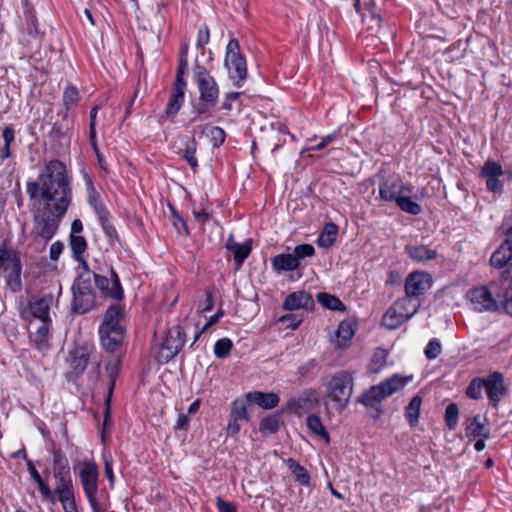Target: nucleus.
I'll return each instance as SVG.
<instances>
[{
	"label": "nucleus",
	"instance_id": "nucleus-62",
	"mask_svg": "<svg viewBox=\"0 0 512 512\" xmlns=\"http://www.w3.org/2000/svg\"><path fill=\"white\" fill-rule=\"evenodd\" d=\"M503 280L504 293L502 299L510 298L512 296V273L508 275V279Z\"/></svg>",
	"mask_w": 512,
	"mask_h": 512
},
{
	"label": "nucleus",
	"instance_id": "nucleus-34",
	"mask_svg": "<svg viewBox=\"0 0 512 512\" xmlns=\"http://www.w3.org/2000/svg\"><path fill=\"white\" fill-rule=\"evenodd\" d=\"M410 192L411 191L407 188L405 193L399 197L396 203L401 210L413 215H417L421 212V206L410 198Z\"/></svg>",
	"mask_w": 512,
	"mask_h": 512
},
{
	"label": "nucleus",
	"instance_id": "nucleus-41",
	"mask_svg": "<svg viewBox=\"0 0 512 512\" xmlns=\"http://www.w3.org/2000/svg\"><path fill=\"white\" fill-rule=\"evenodd\" d=\"M480 173L484 178H494L503 175L504 171L500 164L495 161L488 160L484 163Z\"/></svg>",
	"mask_w": 512,
	"mask_h": 512
},
{
	"label": "nucleus",
	"instance_id": "nucleus-46",
	"mask_svg": "<svg viewBox=\"0 0 512 512\" xmlns=\"http://www.w3.org/2000/svg\"><path fill=\"white\" fill-rule=\"evenodd\" d=\"M196 152V142L193 140L191 143L187 146V148L183 152V158L189 163L191 168L196 171L198 163L197 159L195 157Z\"/></svg>",
	"mask_w": 512,
	"mask_h": 512
},
{
	"label": "nucleus",
	"instance_id": "nucleus-36",
	"mask_svg": "<svg viewBox=\"0 0 512 512\" xmlns=\"http://www.w3.org/2000/svg\"><path fill=\"white\" fill-rule=\"evenodd\" d=\"M70 248L73 252L74 258L81 262L83 265V262H85L82 258L83 253L85 252L87 248V242L83 236L79 235H70Z\"/></svg>",
	"mask_w": 512,
	"mask_h": 512
},
{
	"label": "nucleus",
	"instance_id": "nucleus-38",
	"mask_svg": "<svg viewBox=\"0 0 512 512\" xmlns=\"http://www.w3.org/2000/svg\"><path fill=\"white\" fill-rule=\"evenodd\" d=\"M317 300L322 306H324L325 308H328L330 310L342 311L345 309L342 302L336 296L325 293V292L318 293Z\"/></svg>",
	"mask_w": 512,
	"mask_h": 512
},
{
	"label": "nucleus",
	"instance_id": "nucleus-49",
	"mask_svg": "<svg viewBox=\"0 0 512 512\" xmlns=\"http://www.w3.org/2000/svg\"><path fill=\"white\" fill-rule=\"evenodd\" d=\"M441 351H442L441 344L438 342V340L433 339L426 346L424 353H425V356L427 357V359L431 360V359H435L436 357H438L439 354L441 353Z\"/></svg>",
	"mask_w": 512,
	"mask_h": 512
},
{
	"label": "nucleus",
	"instance_id": "nucleus-22",
	"mask_svg": "<svg viewBox=\"0 0 512 512\" xmlns=\"http://www.w3.org/2000/svg\"><path fill=\"white\" fill-rule=\"evenodd\" d=\"M226 248L233 254L234 261L236 262L237 266L240 267L251 253V240L249 239L240 244L237 243L231 235L226 242Z\"/></svg>",
	"mask_w": 512,
	"mask_h": 512
},
{
	"label": "nucleus",
	"instance_id": "nucleus-50",
	"mask_svg": "<svg viewBox=\"0 0 512 512\" xmlns=\"http://www.w3.org/2000/svg\"><path fill=\"white\" fill-rule=\"evenodd\" d=\"M187 66H188L187 58L180 57L177 74H176V80H175L176 85L182 84V86H186V81L184 80V75L187 72Z\"/></svg>",
	"mask_w": 512,
	"mask_h": 512
},
{
	"label": "nucleus",
	"instance_id": "nucleus-37",
	"mask_svg": "<svg viewBox=\"0 0 512 512\" xmlns=\"http://www.w3.org/2000/svg\"><path fill=\"white\" fill-rule=\"evenodd\" d=\"M306 424H307L308 429L312 433L320 436L327 443H329V441H330L329 434L325 430L320 418L317 415H315V414L309 415L306 419Z\"/></svg>",
	"mask_w": 512,
	"mask_h": 512
},
{
	"label": "nucleus",
	"instance_id": "nucleus-45",
	"mask_svg": "<svg viewBox=\"0 0 512 512\" xmlns=\"http://www.w3.org/2000/svg\"><path fill=\"white\" fill-rule=\"evenodd\" d=\"M79 99V93L76 87L68 86L63 93V102L67 109L74 106Z\"/></svg>",
	"mask_w": 512,
	"mask_h": 512
},
{
	"label": "nucleus",
	"instance_id": "nucleus-35",
	"mask_svg": "<svg viewBox=\"0 0 512 512\" xmlns=\"http://www.w3.org/2000/svg\"><path fill=\"white\" fill-rule=\"evenodd\" d=\"M250 401L251 400H248L247 397L245 399H236L232 403L231 417L236 420H248V407L250 405Z\"/></svg>",
	"mask_w": 512,
	"mask_h": 512
},
{
	"label": "nucleus",
	"instance_id": "nucleus-11",
	"mask_svg": "<svg viewBox=\"0 0 512 512\" xmlns=\"http://www.w3.org/2000/svg\"><path fill=\"white\" fill-rule=\"evenodd\" d=\"M92 278L96 288L102 293L104 297H109L114 300H121L123 298V289L117 273L110 268V277L101 275L98 272L91 271Z\"/></svg>",
	"mask_w": 512,
	"mask_h": 512
},
{
	"label": "nucleus",
	"instance_id": "nucleus-4",
	"mask_svg": "<svg viewBox=\"0 0 512 512\" xmlns=\"http://www.w3.org/2000/svg\"><path fill=\"white\" fill-rule=\"evenodd\" d=\"M353 387V377L348 371H340L329 380L326 395L338 411L347 408L353 394Z\"/></svg>",
	"mask_w": 512,
	"mask_h": 512
},
{
	"label": "nucleus",
	"instance_id": "nucleus-27",
	"mask_svg": "<svg viewBox=\"0 0 512 512\" xmlns=\"http://www.w3.org/2000/svg\"><path fill=\"white\" fill-rule=\"evenodd\" d=\"M197 129L200 133L206 136L214 147H219L224 143L226 134L224 130L217 126L204 125L199 126Z\"/></svg>",
	"mask_w": 512,
	"mask_h": 512
},
{
	"label": "nucleus",
	"instance_id": "nucleus-23",
	"mask_svg": "<svg viewBox=\"0 0 512 512\" xmlns=\"http://www.w3.org/2000/svg\"><path fill=\"white\" fill-rule=\"evenodd\" d=\"M7 285L15 292L21 287V264L18 258L13 257L4 267Z\"/></svg>",
	"mask_w": 512,
	"mask_h": 512
},
{
	"label": "nucleus",
	"instance_id": "nucleus-40",
	"mask_svg": "<svg viewBox=\"0 0 512 512\" xmlns=\"http://www.w3.org/2000/svg\"><path fill=\"white\" fill-rule=\"evenodd\" d=\"M485 389L484 378H474L466 389V395L470 399L478 400L482 397V389Z\"/></svg>",
	"mask_w": 512,
	"mask_h": 512
},
{
	"label": "nucleus",
	"instance_id": "nucleus-52",
	"mask_svg": "<svg viewBox=\"0 0 512 512\" xmlns=\"http://www.w3.org/2000/svg\"><path fill=\"white\" fill-rule=\"evenodd\" d=\"M209 38H210V35H209V29L207 26H204L203 28H200L198 30V35H197V42H196V45L198 48H204V46L209 42Z\"/></svg>",
	"mask_w": 512,
	"mask_h": 512
},
{
	"label": "nucleus",
	"instance_id": "nucleus-14",
	"mask_svg": "<svg viewBox=\"0 0 512 512\" xmlns=\"http://www.w3.org/2000/svg\"><path fill=\"white\" fill-rule=\"evenodd\" d=\"M431 282L432 279L427 273H410L405 281V296L409 298H419L421 294L431 287Z\"/></svg>",
	"mask_w": 512,
	"mask_h": 512
},
{
	"label": "nucleus",
	"instance_id": "nucleus-6",
	"mask_svg": "<svg viewBox=\"0 0 512 512\" xmlns=\"http://www.w3.org/2000/svg\"><path fill=\"white\" fill-rule=\"evenodd\" d=\"M421 307L419 298L404 296L391 305L383 315L382 324L390 330L396 329L411 319Z\"/></svg>",
	"mask_w": 512,
	"mask_h": 512
},
{
	"label": "nucleus",
	"instance_id": "nucleus-56",
	"mask_svg": "<svg viewBox=\"0 0 512 512\" xmlns=\"http://www.w3.org/2000/svg\"><path fill=\"white\" fill-rule=\"evenodd\" d=\"M222 316V311H218L215 315L211 316L207 323L203 326V328L195 335L193 343H195L200 337V335L204 333L210 326L216 324Z\"/></svg>",
	"mask_w": 512,
	"mask_h": 512
},
{
	"label": "nucleus",
	"instance_id": "nucleus-19",
	"mask_svg": "<svg viewBox=\"0 0 512 512\" xmlns=\"http://www.w3.org/2000/svg\"><path fill=\"white\" fill-rule=\"evenodd\" d=\"M407 187H405L402 180L397 177H391L386 179L380 184L379 193L380 198L387 202L397 201L399 197L405 193Z\"/></svg>",
	"mask_w": 512,
	"mask_h": 512
},
{
	"label": "nucleus",
	"instance_id": "nucleus-61",
	"mask_svg": "<svg viewBox=\"0 0 512 512\" xmlns=\"http://www.w3.org/2000/svg\"><path fill=\"white\" fill-rule=\"evenodd\" d=\"M104 471H105V475L108 478L110 484H112L114 481V475H113V470H112V460L110 457H107V456L104 457Z\"/></svg>",
	"mask_w": 512,
	"mask_h": 512
},
{
	"label": "nucleus",
	"instance_id": "nucleus-44",
	"mask_svg": "<svg viewBox=\"0 0 512 512\" xmlns=\"http://www.w3.org/2000/svg\"><path fill=\"white\" fill-rule=\"evenodd\" d=\"M296 261L300 264V261L306 257H312L315 254V249L311 244L297 245L293 252Z\"/></svg>",
	"mask_w": 512,
	"mask_h": 512
},
{
	"label": "nucleus",
	"instance_id": "nucleus-33",
	"mask_svg": "<svg viewBox=\"0 0 512 512\" xmlns=\"http://www.w3.org/2000/svg\"><path fill=\"white\" fill-rule=\"evenodd\" d=\"M185 87L186 86H182V84L174 85V93L166 107L167 115H175L179 111L184 99Z\"/></svg>",
	"mask_w": 512,
	"mask_h": 512
},
{
	"label": "nucleus",
	"instance_id": "nucleus-25",
	"mask_svg": "<svg viewBox=\"0 0 512 512\" xmlns=\"http://www.w3.org/2000/svg\"><path fill=\"white\" fill-rule=\"evenodd\" d=\"M247 399L256 403L263 409H272L279 403V396L276 393H263L259 391L247 394Z\"/></svg>",
	"mask_w": 512,
	"mask_h": 512
},
{
	"label": "nucleus",
	"instance_id": "nucleus-2",
	"mask_svg": "<svg viewBox=\"0 0 512 512\" xmlns=\"http://www.w3.org/2000/svg\"><path fill=\"white\" fill-rule=\"evenodd\" d=\"M124 309L119 304L111 305L103 316L99 327L102 346L109 352L115 351L124 339Z\"/></svg>",
	"mask_w": 512,
	"mask_h": 512
},
{
	"label": "nucleus",
	"instance_id": "nucleus-16",
	"mask_svg": "<svg viewBox=\"0 0 512 512\" xmlns=\"http://www.w3.org/2000/svg\"><path fill=\"white\" fill-rule=\"evenodd\" d=\"M470 301L478 311H495L498 301L487 287H477L469 292Z\"/></svg>",
	"mask_w": 512,
	"mask_h": 512
},
{
	"label": "nucleus",
	"instance_id": "nucleus-39",
	"mask_svg": "<svg viewBox=\"0 0 512 512\" xmlns=\"http://www.w3.org/2000/svg\"><path fill=\"white\" fill-rule=\"evenodd\" d=\"M54 477L57 481L55 490L66 489L72 487V480L70 471L67 466H63L54 472Z\"/></svg>",
	"mask_w": 512,
	"mask_h": 512
},
{
	"label": "nucleus",
	"instance_id": "nucleus-63",
	"mask_svg": "<svg viewBox=\"0 0 512 512\" xmlns=\"http://www.w3.org/2000/svg\"><path fill=\"white\" fill-rule=\"evenodd\" d=\"M239 92H230L226 94L225 100L222 104L223 109L225 110H231L232 108V102L235 101L239 97Z\"/></svg>",
	"mask_w": 512,
	"mask_h": 512
},
{
	"label": "nucleus",
	"instance_id": "nucleus-21",
	"mask_svg": "<svg viewBox=\"0 0 512 512\" xmlns=\"http://www.w3.org/2000/svg\"><path fill=\"white\" fill-rule=\"evenodd\" d=\"M51 323H40L37 327L31 326L30 339L39 351H45L49 347V329Z\"/></svg>",
	"mask_w": 512,
	"mask_h": 512
},
{
	"label": "nucleus",
	"instance_id": "nucleus-15",
	"mask_svg": "<svg viewBox=\"0 0 512 512\" xmlns=\"http://www.w3.org/2000/svg\"><path fill=\"white\" fill-rule=\"evenodd\" d=\"M354 7L357 13L362 16L363 22L367 23V29L371 34L377 35L380 31L382 19L374 1H370L368 5L364 6L367 13L362 10L361 0H354Z\"/></svg>",
	"mask_w": 512,
	"mask_h": 512
},
{
	"label": "nucleus",
	"instance_id": "nucleus-55",
	"mask_svg": "<svg viewBox=\"0 0 512 512\" xmlns=\"http://www.w3.org/2000/svg\"><path fill=\"white\" fill-rule=\"evenodd\" d=\"M36 483L38 484L42 497L53 503L55 501V497L49 486L42 480V478Z\"/></svg>",
	"mask_w": 512,
	"mask_h": 512
},
{
	"label": "nucleus",
	"instance_id": "nucleus-28",
	"mask_svg": "<svg viewBox=\"0 0 512 512\" xmlns=\"http://www.w3.org/2000/svg\"><path fill=\"white\" fill-rule=\"evenodd\" d=\"M405 250L412 259L418 262L433 259L437 255L435 250L424 245H407Z\"/></svg>",
	"mask_w": 512,
	"mask_h": 512
},
{
	"label": "nucleus",
	"instance_id": "nucleus-43",
	"mask_svg": "<svg viewBox=\"0 0 512 512\" xmlns=\"http://www.w3.org/2000/svg\"><path fill=\"white\" fill-rule=\"evenodd\" d=\"M106 369H107L108 377L110 379L111 384H110V387L108 389L107 396L105 399L106 409H105V419H104V423H103L104 426L107 424L108 417H109V404H110L112 391H113V385H114V381H115L116 365H113V366L108 365Z\"/></svg>",
	"mask_w": 512,
	"mask_h": 512
},
{
	"label": "nucleus",
	"instance_id": "nucleus-31",
	"mask_svg": "<svg viewBox=\"0 0 512 512\" xmlns=\"http://www.w3.org/2000/svg\"><path fill=\"white\" fill-rule=\"evenodd\" d=\"M338 234V227L334 223L325 224L321 234L318 237L317 244L320 247L328 248L330 247Z\"/></svg>",
	"mask_w": 512,
	"mask_h": 512
},
{
	"label": "nucleus",
	"instance_id": "nucleus-8",
	"mask_svg": "<svg viewBox=\"0 0 512 512\" xmlns=\"http://www.w3.org/2000/svg\"><path fill=\"white\" fill-rule=\"evenodd\" d=\"M185 343V333L183 328L179 325L170 329L161 343L158 352V361L160 363H167L173 359L181 350Z\"/></svg>",
	"mask_w": 512,
	"mask_h": 512
},
{
	"label": "nucleus",
	"instance_id": "nucleus-12",
	"mask_svg": "<svg viewBox=\"0 0 512 512\" xmlns=\"http://www.w3.org/2000/svg\"><path fill=\"white\" fill-rule=\"evenodd\" d=\"M195 78L200 92V99L208 106H213L219 94L216 81L203 67L197 68Z\"/></svg>",
	"mask_w": 512,
	"mask_h": 512
},
{
	"label": "nucleus",
	"instance_id": "nucleus-54",
	"mask_svg": "<svg viewBox=\"0 0 512 512\" xmlns=\"http://www.w3.org/2000/svg\"><path fill=\"white\" fill-rule=\"evenodd\" d=\"M36 483L38 484L42 497L53 503L55 501V497L49 486L42 480V478Z\"/></svg>",
	"mask_w": 512,
	"mask_h": 512
},
{
	"label": "nucleus",
	"instance_id": "nucleus-60",
	"mask_svg": "<svg viewBox=\"0 0 512 512\" xmlns=\"http://www.w3.org/2000/svg\"><path fill=\"white\" fill-rule=\"evenodd\" d=\"M89 202L94 207V209H95L96 213L98 214L100 220L103 222V220L105 218V213H106L104 207L97 203L96 198L94 197V195H90L89 196Z\"/></svg>",
	"mask_w": 512,
	"mask_h": 512
},
{
	"label": "nucleus",
	"instance_id": "nucleus-51",
	"mask_svg": "<svg viewBox=\"0 0 512 512\" xmlns=\"http://www.w3.org/2000/svg\"><path fill=\"white\" fill-rule=\"evenodd\" d=\"M388 353L385 349L378 348L373 354L372 363L376 366L375 370L382 367L387 359Z\"/></svg>",
	"mask_w": 512,
	"mask_h": 512
},
{
	"label": "nucleus",
	"instance_id": "nucleus-24",
	"mask_svg": "<svg viewBox=\"0 0 512 512\" xmlns=\"http://www.w3.org/2000/svg\"><path fill=\"white\" fill-rule=\"evenodd\" d=\"M486 418L481 415H476L473 418L467 419L466 422V436L467 437H489V429L485 425Z\"/></svg>",
	"mask_w": 512,
	"mask_h": 512
},
{
	"label": "nucleus",
	"instance_id": "nucleus-53",
	"mask_svg": "<svg viewBox=\"0 0 512 512\" xmlns=\"http://www.w3.org/2000/svg\"><path fill=\"white\" fill-rule=\"evenodd\" d=\"M216 506L219 512H237L235 504L225 501L221 497L216 498Z\"/></svg>",
	"mask_w": 512,
	"mask_h": 512
},
{
	"label": "nucleus",
	"instance_id": "nucleus-20",
	"mask_svg": "<svg viewBox=\"0 0 512 512\" xmlns=\"http://www.w3.org/2000/svg\"><path fill=\"white\" fill-rule=\"evenodd\" d=\"M282 307L287 311L312 309L314 307V300L309 293L305 291H296L286 297Z\"/></svg>",
	"mask_w": 512,
	"mask_h": 512
},
{
	"label": "nucleus",
	"instance_id": "nucleus-1",
	"mask_svg": "<svg viewBox=\"0 0 512 512\" xmlns=\"http://www.w3.org/2000/svg\"><path fill=\"white\" fill-rule=\"evenodd\" d=\"M26 191L30 199H35L40 192L43 201L42 206L33 212V233L44 240H50L71 203L66 166L56 159L49 161L39 174L38 181L27 182Z\"/></svg>",
	"mask_w": 512,
	"mask_h": 512
},
{
	"label": "nucleus",
	"instance_id": "nucleus-59",
	"mask_svg": "<svg viewBox=\"0 0 512 512\" xmlns=\"http://www.w3.org/2000/svg\"><path fill=\"white\" fill-rule=\"evenodd\" d=\"M80 19L84 26L93 27L95 25L93 15L91 11L87 8L83 10L82 14L80 15Z\"/></svg>",
	"mask_w": 512,
	"mask_h": 512
},
{
	"label": "nucleus",
	"instance_id": "nucleus-32",
	"mask_svg": "<svg viewBox=\"0 0 512 512\" xmlns=\"http://www.w3.org/2000/svg\"><path fill=\"white\" fill-rule=\"evenodd\" d=\"M286 463L297 482L304 486H308L310 484V475L302 465L292 458H289Z\"/></svg>",
	"mask_w": 512,
	"mask_h": 512
},
{
	"label": "nucleus",
	"instance_id": "nucleus-9",
	"mask_svg": "<svg viewBox=\"0 0 512 512\" xmlns=\"http://www.w3.org/2000/svg\"><path fill=\"white\" fill-rule=\"evenodd\" d=\"M97 480L98 468L96 464L85 462L80 471V481L94 512H100V507L96 499L98 491Z\"/></svg>",
	"mask_w": 512,
	"mask_h": 512
},
{
	"label": "nucleus",
	"instance_id": "nucleus-48",
	"mask_svg": "<svg viewBox=\"0 0 512 512\" xmlns=\"http://www.w3.org/2000/svg\"><path fill=\"white\" fill-rule=\"evenodd\" d=\"M317 394L315 391H309L305 394V397H300L297 400V406L300 409H309L313 405L317 404Z\"/></svg>",
	"mask_w": 512,
	"mask_h": 512
},
{
	"label": "nucleus",
	"instance_id": "nucleus-13",
	"mask_svg": "<svg viewBox=\"0 0 512 512\" xmlns=\"http://www.w3.org/2000/svg\"><path fill=\"white\" fill-rule=\"evenodd\" d=\"M490 264L500 271L502 279H508L512 273V250L504 242L492 253Z\"/></svg>",
	"mask_w": 512,
	"mask_h": 512
},
{
	"label": "nucleus",
	"instance_id": "nucleus-47",
	"mask_svg": "<svg viewBox=\"0 0 512 512\" xmlns=\"http://www.w3.org/2000/svg\"><path fill=\"white\" fill-rule=\"evenodd\" d=\"M279 428V421L276 416H269L264 418L260 423V431L275 433Z\"/></svg>",
	"mask_w": 512,
	"mask_h": 512
},
{
	"label": "nucleus",
	"instance_id": "nucleus-58",
	"mask_svg": "<svg viewBox=\"0 0 512 512\" xmlns=\"http://www.w3.org/2000/svg\"><path fill=\"white\" fill-rule=\"evenodd\" d=\"M55 493L58 494V500L61 503L74 500V493H73L72 487H69L66 489H61V490H55Z\"/></svg>",
	"mask_w": 512,
	"mask_h": 512
},
{
	"label": "nucleus",
	"instance_id": "nucleus-5",
	"mask_svg": "<svg viewBox=\"0 0 512 512\" xmlns=\"http://www.w3.org/2000/svg\"><path fill=\"white\" fill-rule=\"evenodd\" d=\"M412 376H400L395 374L378 385L369 388L359 399V402L366 407H374L383 399L402 390L410 381Z\"/></svg>",
	"mask_w": 512,
	"mask_h": 512
},
{
	"label": "nucleus",
	"instance_id": "nucleus-30",
	"mask_svg": "<svg viewBox=\"0 0 512 512\" xmlns=\"http://www.w3.org/2000/svg\"><path fill=\"white\" fill-rule=\"evenodd\" d=\"M422 398L419 395L414 396L405 408V416L411 426H416L419 421Z\"/></svg>",
	"mask_w": 512,
	"mask_h": 512
},
{
	"label": "nucleus",
	"instance_id": "nucleus-10",
	"mask_svg": "<svg viewBox=\"0 0 512 512\" xmlns=\"http://www.w3.org/2000/svg\"><path fill=\"white\" fill-rule=\"evenodd\" d=\"M53 295H44L41 298L30 301L22 311V318L32 326L33 320H39L40 323H51L49 311L53 303Z\"/></svg>",
	"mask_w": 512,
	"mask_h": 512
},
{
	"label": "nucleus",
	"instance_id": "nucleus-29",
	"mask_svg": "<svg viewBox=\"0 0 512 512\" xmlns=\"http://www.w3.org/2000/svg\"><path fill=\"white\" fill-rule=\"evenodd\" d=\"M353 325L350 322L343 321L339 324L336 332V344L339 348H346L348 342L354 336Z\"/></svg>",
	"mask_w": 512,
	"mask_h": 512
},
{
	"label": "nucleus",
	"instance_id": "nucleus-7",
	"mask_svg": "<svg viewBox=\"0 0 512 512\" xmlns=\"http://www.w3.org/2000/svg\"><path fill=\"white\" fill-rule=\"evenodd\" d=\"M224 65L234 85L241 87L247 78V64L245 57L240 52L237 39H231L226 47Z\"/></svg>",
	"mask_w": 512,
	"mask_h": 512
},
{
	"label": "nucleus",
	"instance_id": "nucleus-3",
	"mask_svg": "<svg viewBox=\"0 0 512 512\" xmlns=\"http://www.w3.org/2000/svg\"><path fill=\"white\" fill-rule=\"evenodd\" d=\"M92 272L86 262H83V271L72 285V310L76 314H84L96 306L95 295L91 287Z\"/></svg>",
	"mask_w": 512,
	"mask_h": 512
},
{
	"label": "nucleus",
	"instance_id": "nucleus-26",
	"mask_svg": "<svg viewBox=\"0 0 512 512\" xmlns=\"http://www.w3.org/2000/svg\"><path fill=\"white\" fill-rule=\"evenodd\" d=\"M271 263L277 272L294 271L300 266L292 253L278 254L272 258Z\"/></svg>",
	"mask_w": 512,
	"mask_h": 512
},
{
	"label": "nucleus",
	"instance_id": "nucleus-17",
	"mask_svg": "<svg viewBox=\"0 0 512 512\" xmlns=\"http://www.w3.org/2000/svg\"><path fill=\"white\" fill-rule=\"evenodd\" d=\"M484 380L487 397L492 402V405L497 407L502 396L507 392V388L504 385V377L500 372H493Z\"/></svg>",
	"mask_w": 512,
	"mask_h": 512
},
{
	"label": "nucleus",
	"instance_id": "nucleus-18",
	"mask_svg": "<svg viewBox=\"0 0 512 512\" xmlns=\"http://www.w3.org/2000/svg\"><path fill=\"white\" fill-rule=\"evenodd\" d=\"M92 348L88 345H78L70 353V366L75 376H80L85 371L90 359Z\"/></svg>",
	"mask_w": 512,
	"mask_h": 512
},
{
	"label": "nucleus",
	"instance_id": "nucleus-42",
	"mask_svg": "<svg viewBox=\"0 0 512 512\" xmlns=\"http://www.w3.org/2000/svg\"><path fill=\"white\" fill-rule=\"evenodd\" d=\"M233 347V343L229 338H222L216 341L214 345V354L217 358H226Z\"/></svg>",
	"mask_w": 512,
	"mask_h": 512
},
{
	"label": "nucleus",
	"instance_id": "nucleus-64",
	"mask_svg": "<svg viewBox=\"0 0 512 512\" xmlns=\"http://www.w3.org/2000/svg\"><path fill=\"white\" fill-rule=\"evenodd\" d=\"M14 135V129L10 126H6L2 132L4 144L10 145L14 141Z\"/></svg>",
	"mask_w": 512,
	"mask_h": 512
},
{
	"label": "nucleus",
	"instance_id": "nucleus-57",
	"mask_svg": "<svg viewBox=\"0 0 512 512\" xmlns=\"http://www.w3.org/2000/svg\"><path fill=\"white\" fill-rule=\"evenodd\" d=\"M486 186L489 191L494 193H500L503 190V184L498 177L486 178Z\"/></svg>",
	"mask_w": 512,
	"mask_h": 512
}]
</instances>
